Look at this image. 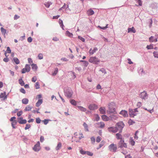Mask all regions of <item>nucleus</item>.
<instances>
[{
    "label": "nucleus",
    "instance_id": "nucleus-3",
    "mask_svg": "<svg viewBox=\"0 0 158 158\" xmlns=\"http://www.w3.org/2000/svg\"><path fill=\"white\" fill-rule=\"evenodd\" d=\"M89 61V62L93 64H98L100 62V60L96 57L92 56L90 58Z\"/></svg>",
    "mask_w": 158,
    "mask_h": 158
},
{
    "label": "nucleus",
    "instance_id": "nucleus-53",
    "mask_svg": "<svg viewBox=\"0 0 158 158\" xmlns=\"http://www.w3.org/2000/svg\"><path fill=\"white\" fill-rule=\"evenodd\" d=\"M41 121V119L39 118H36V122L37 123H40Z\"/></svg>",
    "mask_w": 158,
    "mask_h": 158
},
{
    "label": "nucleus",
    "instance_id": "nucleus-46",
    "mask_svg": "<svg viewBox=\"0 0 158 158\" xmlns=\"http://www.w3.org/2000/svg\"><path fill=\"white\" fill-rule=\"evenodd\" d=\"M91 143L94 144L95 142V138L93 136L90 138Z\"/></svg>",
    "mask_w": 158,
    "mask_h": 158
},
{
    "label": "nucleus",
    "instance_id": "nucleus-21",
    "mask_svg": "<svg viewBox=\"0 0 158 158\" xmlns=\"http://www.w3.org/2000/svg\"><path fill=\"white\" fill-rule=\"evenodd\" d=\"M65 95L67 97L70 98L72 95V92L71 91L66 92L65 93Z\"/></svg>",
    "mask_w": 158,
    "mask_h": 158
},
{
    "label": "nucleus",
    "instance_id": "nucleus-25",
    "mask_svg": "<svg viewBox=\"0 0 158 158\" xmlns=\"http://www.w3.org/2000/svg\"><path fill=\"white\" fill-rule=\"evenodd\" d=\"M43 100L42 99H39L38 102L36 103V106L37 107L39 106L42 103Z\"/></svg>",
    "mask_w": 158,
    "mask_h": 158
},
{
    "label": "nucleus",
    "instance_id": "nucleus-51",
    "mask_svg": "<svg viewBox=\"0 0 158 158\" xmlns=\"http://www.w3.org/2000/svg\"><path fill=\"white\" fill-rule=\"evenodd\" d=\"M31 127V125L29 124H26V126L25 128V129L27 130L29 129Z\"/></svg>",
    "mask_w": 158,
    "mask_h": 158
},
{
    "label": "nucleus",
    "instance_id": "nucleus-28",
    "mask_svg": "<svg viewBox=\"0 0 158 158\" xmlns=\"http://www.w3.org/2000/svg\"><path fill=\"white\" fill-rule=\"evenodd\" d=\"M29 100L26 98H24L22 100V102L23 104H27L28 103Z\"/></svg>",
    "mask_w": 158,
    "mask_h": 158
},
{
    "label": "nucleus",
    "instance_id": "nucleus-16",
    "mask_svg": "<svg viewBox=\"0 0 158 158\" xmlns=\"http://www.w3.org/2000/svg\"><path fill=\"white\" fill-rule=\"evenodd\" d=\"M147 96V93L145 91L142 92L140 94V97L142 99H145Z\"/></svg>",
    "mask_w": 158,
    "mask_h": 158
},
{
    "label": "nucleus",
    "instance_id": "nucleus-11",
    "mask_svg": "<svg viewBox=\"0 0 158 158\" xmlns=\"http://www.w3.org/2000/svg\"><path fill=\"white\" fill-rule=\"evenodd\" d=\"M88 108L91 110H94L98 108V106L95 104H91L89 106Z\"/></svg>",
    "mask_w": 158,
    "mask_h": 158
},
{
    "label": "nucleus",
    "instance_id": "nucleus-40",
    "mask_svg": "<svg viewBox=\"0 0 158 158\" xmlns=\"http://www.w3.org/2000/svg\"><path fill=\"white\" fill-rule=\"evenodd\" d=\"M17 123L16 121L15 120L14 121H13L11 123V125L12 127L14 128H15V126L16 125V124Z\"/></svg>",
    "mask_w": 158,
    "mask_h": 158
},
{
    "label": "nucleus",
    "instance_id": "nucleus-43",
    "mask_svg": "<svg viewBox=\"0 0 158 158\" xmlns=\"http://www.w3.org/2000/svg\"><path fill=\"white\" fill-rule=\"evenodd\" d=\"M81 62H83L84 65L86 67L89 64V63H88V62H87V61H86L81 60Z\"/></svg>",
    "mask_w": 158,
    "mask_h": 158
},
{
    "label": "nucleus",
    "instance_id": "nucleus-42",
    "mask_svg": "<svg viewBox=\"0 0 158 158\" xmlns=\"http://www.w3.org/2000/svg\"><path fill=\"white\" fill-rule=\"evenodd\" d=\"M58 71V69L57 68L55 69L54 72L52 73V75L53 76H55L57 73Z\"/></svg>",
    "mask_w": 158,
    "mask_h": 158
},
{
    "label": "nucleus",
    "instance_id": "nucleus-49",
    "mask_svg": "<svg viewBox=\"0 0 158 158\" xmlns=\"http://www.w3.org/2000/svg\"><path fill=\"white\" fill-rule=\"evenodd\" d=\"M101 138L100 136H98L96 139V141L97 143H99L101 141Z\"/></svg>",
    "mask_w": 158,
    "mask_h": 158
},
{
    "label": "nucleus",
    "instance_id": "nucleus-44",
    "mask_svg": "<svg viewBox=\"0 0 158 158\" xmlns=\"http://www.w3.org/2000/svg\"><path fill=\"white\" fill-rule=\"evenodd\" d=\"M35 87L36 89H38L40 88V85L39 82H37L35 83Z\"/></svg>",
    "mask_w": 158,
    "mask_h": 158
},
{
    "label": "nucleus",
    "instance_id": "nucleus-15",
    "mask_svg": "<svg viewBox=\"0 0 158 158\" xmlns=\"http://www.w3.org/2000/svg\"><path fill=\"white\" fill-rule=\"evenodd\" d=\"M18 119L19 120L18 121V122L20 124H23L27 123V120L25 119H23L22 117L18 118Z\"/></svg>",
    "mask_w": 158,
    "mask_h": 158
},
{
    "label": "nucleus",
    "instance_id": "nucleus-47",
    "mask_svg": "<svg viewBox=\"0 0 158 158\" xmlns=\"http://www.w3.org/2000/svg\"><path fill=\"white\" fill-rule=\"evenodd\" d=\"M153 54L155 57L158 58V52H154Z\"/></svg>",
    "mask_w": 158,
    "mask_h": 158
},
{
    "label": "nucleus",
    "instance_id": "nucleus-9",
    "mask_svg": "<svg viewBox=\"0 0 158 158\" xmlns=\"http://www.w3.org/2000/svg\"><path fill=\"white\" fill-rule=\"evenodd\" d=\"M108 130L110 132L116 133L118 131L117 127L115 126V127H111L108 128Z\"/></svg>",
    "mask_w": 158,
    "mask_h": 158
},
{
    "label": "nucleus",
    "instance_id": "nucleus-33",
    "mask_svg": "<svg viewBox=\"0 0 158 158\" xmlns=\"http://www.w3.org/2000/svg\"><path fill=\"white\" fill-rule=\"evenodd\" d=\"M13 60L16 64H19V60L16 57H14L13 58Z\"/></svg>",
    "mask_w": 158,
    "mask_h": 158
},
{
    "label": "nucleus",
    "instance_id": "nucleus-56",
    "mask_svg": "<svg viewBox=\"0 0 158 158\" xmlns=\"http://www.w3.org/2000/svg\"><path fill=\"white\" fill-rule=\"evenodd\" d=\"M108 25V24H107L106 27H102L99 26H98V27L100 28L101 29L105 30V29H106V28H108V27H107Z\"/></svg>",
    "mask_w": 158,
    "mask_h": 158
},
{
    "label": "nucleus",
    "instance_id": "nucleus-41",
    "mask_svg": "<svg viewBox=\"0 0 158 158\" xmlns=\"http://www.w3.org/2000/svg\"><path fill=\"white\" fill-rule=\"evenodd\" d=\"M71 104L73 105H77L76 102L73 99H72L70 101Z\"/></svg>",
    "mask_w": 158,
    "mask_h": 158
},
{
    "label": "nucleus",
    "instance_id": "nucleus-34",
    "mask_svg": "<svg viewBox=\"0 0 158 158\" xmlns=\"http://www.w3.org/2000/svg\"><path fill=\"white\" fill-rule=\"evenodd\" d=\"M19 83L21 86H23L24 85V81L22 79H20L19 80Z\"/></svg>",
    "mask_w": 158,
    "mask_h": 158
},
{
    "label": "nucleus",
    "instance_id": "nucleus-17",
    "mask_svg": "<svg viewBox=\"0 0 158 158\" xmlns=\"http://www.w3.org/2000/svg\"><path fill=\"white\" fill-rule=\"evenodd\" d=\"M102 118L103 120L105 121H107L110 120L109 118L105 115H102Z\"/></svg>",
    "mask_w": 158,
    "mask_h": 158
},
{
    "label": "nucleus",
    "instance_id": "nucleus-1",
    "mask_svg": "<svg viewBox=\"0 0 158 158\" xmlns=\"http://www.w3.org/2000/svg\"><path fill=\"white\" fill-rule=\"evenodd\" d=\"M118 146L119 148H120L122 152L124 155H126L127 153V150L124 148H127V144L125 143L123 139L120 140L118 143Z\"/></svg>",
    "mask_w": 158,
    "mask_h": 158
},
{
    "label": "nucleus",
    "instance_id": "nucleus-64",
    "mask_svg": "<svg viewBox=\"0 0 158 158\" xmlns=\"http://www.w3.org/2000/svg\"><path fill=\"white\" fill-rule=\"evenodd\" d=\"M28 60L29 64H31L32 63V60L31 58H28Z\"/></svg>",
    "mask_w": 158,
    "mask_h": 158
},
{
    "label": "nucleus",
    "instance_id": "nucleus-18",
    "mask_svg": "<svg viewBox=\"0 0 158 158\" xmlns=\"http://www.w3.org/2000/svg\"><path fill=\"white\" fill-rule=\"evenodd\" d=\"M0 98H3V100H5L7 98V96L6 95V92L4 93H2L0 95Z\"/></svg>",
    "mask_w": 158,
    "mask_h": 158
},
{
    "label": "nucleus",
    "instance_id": "nucleus-62",
    "mask_svg": "<svg viewBox=\"0 0 158 158\" xmlns=\"http://www.w3.org/2000/svg\"><path fill=\"white\" fill-rule=\"evenodd\" d=\"M9 60V58H7V57H6V58H4L3 60L6 62H8Z\"/></svg>",
    "mask_w": 158,
    "mask_h": 158
},
{
    "label": "nucleus",
    "instance_id": "nucleus-45",
    "mask_svg": "<svg viewBox=\"0 0 158 158\" xmlns=\"http://www.w3.org/2000/svg\"><path fill=\"white\" fill-rule=\"evenodd\" d=\"M31 66H32V69L33 70H36L37 68V66L36 64H32Z\"/></svg>",
    "mask_w": 158,
    "mask_h": 158
},
{
    "label": "nucleus",
    "instance_id": "nucleus-35",
    "mask_svg": "<svg viewBox=\"0 0 158 158\" xmlns=\"http://www.w3.org/2000/svg\"><path fill=\"white\" fill-rule=\"evenodd\" d=\"M62 144L61 143H59L58 144L57 146L56 147V150H59L61 147Z\"/></svg>",
    "mask_w": 158,
    "mask_h": 158
},
{
    "label": "nucleus",
    "instance_id": "nucleus-30",
    "mask_svg": "<svg viewBox=\"0 0 158 158\" xmlns=\"http://www.w3.org/2000/svg\"><path fill=\"white\" fill-rule=\"evenodd\" d=\"M105 142L103 141H102L99 144V146L98 147H97V150L99 149V148H101L105 144Z\"/></svg>",
    "mask_w": 158,
    "mask_h": 158
},
{
    "label": "nucleus",
    "instance_id": "nucleus-38",
    "mask_svg": "<svg viewBox=\"0 0 158 158\" xmlns=\"http://www.w3.org/2000/svg\"><path fill=\"white\" fill-rule=\"evenodd\" d=\"M1 30L2 34L4 35H5L6 32V30L2 27L1 28Z\"/></svg>",
    "mask_w": 158,
    "mask_h": 158
},
{
    "label": "nucleus",
    "instance_id": "nucleus-52",
    "mask_svg": "<svg viewBox=\"0 0 158 158\" xmlns=\"http://www.w3.org/2000/svg\"><path fill=\"white\" fill-rule=\"evenodd\" d=\"M146 48L148 49H152L153 48V46L152 45H147V46Z\"/></svg>",
    "mask_w": 158,
    "mask_h": 158
},
{
    "label": "nucleus",
    "instance_id": "nucleus-39",
    "mask_svg": "<svg viewBox=\"0 0 158 158\" xmlns=\"http://www.w3.org/2000/svg\"><path fill=\"white\" fill-rule=\"evenodd\" d=\"M83 125L84 127H85V131H88V127L87 125L86 124V123H83Z\"/></svg>",
    "mask_w": 158,
    "mask_h": 158
},
{
    "label": "nucleus",
    "instance_id": "nucleus-10",
    "mask_svg": "<svg viewBox=\"0 0 158 158\" xmlns=\"http://www.w3.org/2000/svg\"><path fill=\"white\" fill-rule=\"evenodd\" d=\"M40 149V143L39 142H38L35 145L33 148V150L35 152L39 151Z\"/></svg>",
    "mask_w": 158,
    "mask_h": 158
},
{
    "label": "nucleus",
    "instance_id": "nucleus-48",
    "mask_svg": "<svg viewBox=\"0 0 158 158\" xmlns=\"http://www.w3.org/2000/svg\"><path fill=\"white\" fill-rule=\"evenodd\" d=\"M78 38L79 39H80L81 41L82 42H85V40L84 38L82 37H81L80 36H78Z\"/></svg>",
    "mask_w": 158,
    "mask_h": 158
},
{
    "label": "nucleus",
    "instance_id": "nucleus-55",
    "mask_svg": "<svg viewBox=\"0 0 158 158\" xmlns=\"http://www.w3.org/2000/svg\"><path fill=\"white\" fill-rule=\"evenodd\" d=\"M23 111L22 110H21L17 113V115L18 117H19L22 114H23Z\"/></svg>",
    "mask_w": 158,
    "mask_h": 158
},
{
    "label": "nucleus",
    "instance_id": "nucleus-29",
    "mask_svg": "<svg viewBox=\"0 0 158 158\" xmlns=\"http://www.w3.org/2000/svg\"><path fill=\"white\" fill-rule=\"evenodd\" d=\"M110 118L111 120H115L118 118V117L117 115H111L110 116Z\"/></svg>",
    "mask_w": 158,
    "mask_h": 158
},
{
    "label": "nucleus",
    "instance_id": "nucleus-50",
    "mask_svg": "<svg viewBox=\"0 0 158 158\" xmlns=\"http://www.w3.org/2000/svg\"><path fill=\"white\" fill-rule=\"evenodd\" d=\"M86 154L90 156H92L93 154V153L89 151H86Z\"/></svg>",
    "mask_w": 158,
    "mask_h": 158
},
{
    "label": "nucleus",
    "instance_id": "nucleus-19",
    "mask_svg": "<svg viewBox=\"0 0 158 158\" xmlns=\"http://www.w3.org/2000/svg\"><path fill=\"white\" fill-rule=\"evenodd\" d=\"M99 111L102 114H105L106 113V109L104 107H101L99 109Z\"/></svg>",
    "mask_w": 158,
    "mask_h": 158
},
{
    "label": "nucleus",
    "instance_id": "nucleus-14",
    "mask_svg": "<svg viewBox=\"0 0 158 158\" xmlns=\"http://www.w3.org/2000/svg\"><path fill=\"white\" fill-rule=\"evenodd\" d=\"M98 50V48L96 47H94L93 49L91 48L89 51V53L90 55H92Z\"/></svg>",
    "mask_w": 158,
    "mask_h": 158
},
{
    "label": "nucleus",
    "instance_id": "nucleus-22",
    "mask_svg": "<svg viewBox=\"0 0 158 158\" xmlns=\"http://www.w3.org/2000/svg\"><path fill=\"white\" fill-rule=\"evenodd\" d=\"M116 136L117 139H120V140H123L122 139V135L119 133H117L116 134Z\"/></svg>",
    "mask_w": 158,
    "mask_h": 158
},
{
    "label": "nucleus",
    "instance_id": "nucleus-59",
    "mask_svg": "<svg viewBox=\"0 0 158 158\" xmlns=\"http://www.w3.org/2000/svg\"><path fill=\"white\" fill-rule=\"evenodd\" d=\"M20 91L21 93H23V94H25V93H26L25 90V89H24L23 88H21V89H20Z\"/></svg>",
    "mask_w": 158,
    "mask_h": 158
},
{
    "label": "nucleus",
    "instance_id": "nucleus-32",
    "mask_svg": "<svg viewBox=\"0 0 158 158\" xmlns=\"http://www.w3.org/2000/svg\"><path fill=\"white\" fill-rule=\"evenodd\" d=\"M59 23L60 25V26L61 27L62 29L63 30H64V29L63 28V27L64 26V25L63 24L62 21L61 20L59 19Z\"/></svg>",
    "mask_w": 158,
    "mask_h": 158
},
{
    "label": "nucleus",
    "instance_id": "nucleus-57",
    "mask_svg": "<svg viewBox=\"0 0 158 158\" xmlns=\"http://www.w3.org/2000/svg\"><path fill=\"white\" fill-rule=\"evenodd\" d=\"M38 58L39 59L41 60L43 58V55L42 54H39L38 56Z\"/></svg>",
    "mask_w": 158,
    "mask_h": 158
},
{
    "label": "nucleus",
    "instance_id": "nucleus-26",
    "mask_svg": "<svg viewBox=\"0 0 158 158\" xmlns=\"http://www.w3.org/2000/svg\"><path fill=\"white\" fill-rule=\"evenodd\" d=\"M32 107L29 106H27L24 109V110L25 111H29L31 110Z\"/></svg>",
    "mask_w": 158,
    "mask_h": 158
},
{
    "label": "nucleus",
    "instance_id": "nucleus-27",
    "mask_svg": "<svg viewBox=\"0 0 158 158\" xmlns=\"http://www.w3.org/2000/svg\"><path fill=\"white\" fill-rule=\"evenodd\" d=\"M129 143L132 146H134L135 144V142L132 137H130L129 139Z\"/></svg>",
    "mask_w": 158,
    "mask_h": 158
},
{
    "label": "nucleus",
    "instance_id": "nucleus-61",
    "mask_svg": "<svg viewBox=\"0 0 158 158\" xmlns=\"http://www.w3.org/2000/svg\"><path fill=\"white\" fill-rule=\"evenodd\" d=\"M154 40L153 36H152L149 38V41L150 42H154Z\"/></svg>",
    "mask_w": 158,
    "mask_h": 158
},
{
    "label": "nucleus",
    "instance_id": "nucleus-31",
    "mask_svg": "<svg viewBox=\"0 0 158 158\" xmlns=\"http://www.w3.org/2000/svg\"><path fill=\"white\" fill-rule=\"evenodd\" d=\"M52 3L50 2H45L44 4L45 6L47 8H49L50 6V5H52Z\"/></svg>",
    "mask_w": 158,
    "mask_h": 158
},
{
    "label": "nucleus",
    "instance_id": "nucleus-37",
    "mask_svg": "<svg viewBox=\"0 0 158 158\" xmlns=\"http://www.w3.org/2000/svg\"><path fill=\"white\" fill-rule=\"evenodd\" d=\"M79 109L81 111L85 112L86 111V109L82 106H78Z\"/></svg>",
    "mask_w": 158,
    "mask_h": 158
},
{
    "label": "nucleus",
    "instance_id": "nucleus-7",
    "mask_svg": "<svg viewBox=\"0 0 158 158\" xmlns=\"http://www.w3.org/2000/svg\"><path fill=\"white\" fill-rule=\"evenodd\" d=\"M83 134L79 132H75L74 134V137L77 139V140H80L82 138L84 137Z\"/></svg>",
    "mask_w": 158,
    "mask_h": 158
},
{
    "label": "nucleus",
    "instance_id": "nucleus-4",
    "mask_svg": "<svg viewBox=\"0 0 158 158\" xmlns=\"http://www.w3.org/2000/svg\"><path fill=\"white\" fill-rule=\"evenodd\" d=\"M108 148L110 152H116L117 149V147L116 144L112 143L108 146Z\"/></svg>",
    "mask_w": 158,
    "mask_h": 158
},
{
    "label": "nucleus",
    "instance_id": "nucleus-58",
    "mask_svg": "<svg viewBox=\"0 0 158 158\" xmlns=\"http://www.w3.org/2000/svg\"><path fill=\"white\" fill-rule=\"evenodd\" d=\"M7 53H10L11 52V50L10 49L9 47H8L7 48V50L6 51V52Z\"/></svg>",
    "mask_w": 158,
    "mask_h": 158
},
{
    "label": "nucleus",
    "instance_id": "nucleus-5",
    "mask_svg": "<svg viewBox=\"0 0 158 158\" xmlns=\"http://www.w3.org/2000/svg\"><path fill=\"white\" fill-rule=\"evenodd\" d=\"M124 126V124L122 122H119L115 125L116 127H117V129H118V131H119L120 132H122Z\"/></svg>",
    "mask_w": 158,
    "mask_h": 158
},
{
    "label": "nucleus",
    "instance_id": "nucleus-63",
    "mask_svg": "<svg viewBox=\"0 0 158 158\" xmlns=\"http://www.w3.org/2000/svg\"><path fill=\"white\" fill-rule=\"evenodd\" d=\"M27 41L29 43H31L32 42V39L31 37H29L27 38Z\"/></svg>",
    "mask_w": 158,
    "mask_h": 158
},
{
    "label": "nucleus",
    "instance_id": "nucleus-54",
    "mask_svg": "<svg viewBox=\"0 0 158 158\" xmlns=\"http://www.w3.org/2000/svg\"><path fill=\"white\" fill-rule=\"evenodd\" d=\"M80 153L82 155H84L86 154V151H85L82 150V149H81L80 151Z\"/></svg>",
    "mask_w": 158,
    "mask_h": 158
},
{
    "label": "nucleus",
    "instance_id": "nucleus-13",
    "mask_svg": "<svg viewBox=\"0 0 158 158\" xmlns=\"http://www.w3.org/2000/svg\"><path fill=\"white\" fill-rule=\"evenodd\" d=\"M119 114H120L122 115L124 117H126L128 116L127 111L125 110H122L120 112Z\"/></svg>",
    "mask_w": 158,
    "mask_h": 158
},
{
    "label": "nucleus",
    "instance_id": "nucleus-2",
    "mask_svg": "<svg viewBox=\"0 0 158 158\" xmlns=\"http://www.w3.org/2000/svg\"><path fill=\"white\" fill-rule=\"evenodd\" d=\"M115 107V104L114 103L112 102L110 103L108 106V110L107 111V113L113 114H117Z\"/></svg>",
    "mask_w": 158,
    "mask_h": 158
},
{
    "label": "nucleus",
    "instance_id": "nucleus-36",
    "mask_svg": "<svg viewBox=\"0 0 158 158\" xmlns=\"http://www.w3.org/2000/svg\"><path fill=\"white\" fill-rule=\"evenodd\" d=\"M51 121L49 119H45L43 120L42 121L43 122L44 124L47 125L49 121Z\"/></svg>",
    "mask_w": 158,
    "mask_h": 158
},
{
    "label": "nucleus",
    "instance_id": "nucleus-12",
    "mask_svg": "<svg viewBox=\"0 0 158 158\" xmlns=\"http://www.w3.org/2000/svg\"><path fill=\"white\" fill-rule=\"evenodd\" d=\"M95 125L98 127L100 128H104L105 125L104 123L103 122L97 123L95 124Z\"/></svg>",
    "mask_w": 158,
    "mask_h": 158
},
{
    "label": "nucleus",
    "instance_id": "nucleus-8",
    "mask_svg": "<svg viewBox=\"0 0 158 158\" xmlns=\"http://www.w3.org/2000/svg\"><path fill=\"white\" fill-rule=\"evenodd\" d=\"M31 68L30 65L28 64H26L25 66V68H23L22 71V73H24L26 72H28L30 71Z\"/></svg>",
    "mask_w": 158,
    "mask_h": 158
},
{
    "label": "nucleus",
    "instance_id": "nucleus-60",
    "mask_svg": "<svg viewBox=\"0 0 158 158\" xmlns=\"http://www.w3.org/2000/svg\"><path fill=\"white\" fill-rule=\"evenodd\" d=\"M37 80V77H34L32 79V81L33 82H35Z\"/></svg>",
    "mask_w": 158,
    "mask_h": 158
},
{
    "label": "nucleus",
    "instance_id": "nucleus-23",
    "mask_svg": "<svg viewBox=\"0 0 158 158\" xmlns=\"http://www.w3.org/2000/svg\"><path fill=\"white\" fill-rule=\"evenodd\" d=\"M65 35L66 36H69L70 37H72L73 35L72 33L70 32L69 31H67L65 32Z\"/></svg>",
    "mask_w": 158,
    "mask_h": 158
},
{
    "label": "nucleus",
    "instance_id": "nucleus-24",
    "mask_svg": "<svg viewBox=\"0 0 158 158\" xmlns=\"http://www.w3.org/2000/svg\"><path fill=\"white\" fill-rule=\"evenodd\" d=\"M128 32H133L135 33L136 32V31L135 28L133 27H132L131 28H129L128 29Z\"/></svg>",
    "mask_w": 158,
    "mask_h": 158
},
{
    "label": "nucleus",
    "instance_id": "nucleus-6",
    "mask_svg": "<svg viewBox=\"0 0 158 158\" xmlns=\"http://www.w3.org/2000/svg\"><path fill=\"white\" fill-rule=\"evenodd\" d=\"M138 113V111L137 109H130L129 111V114L130 117H134L135 115H136Z\"/></svg>",
    "mask_w": 158,
    "mask_h": 158
},
{
    "label": "nucleus",
    "instance_id": "nucleus-20",
    "mask_svg": "<svg viewBox=\"0 0 158 158\" xmlns=\"http://www.w3.org/2000/svg\"><path fill=\"white\" fill-rule=\"evenodd\" d=\"M94 11L91 9L88 10L87 12V14L88 15H94Z\"/></svg>",
    "mask_w": 158,
    "mask_h": 158
}]
</instances>
